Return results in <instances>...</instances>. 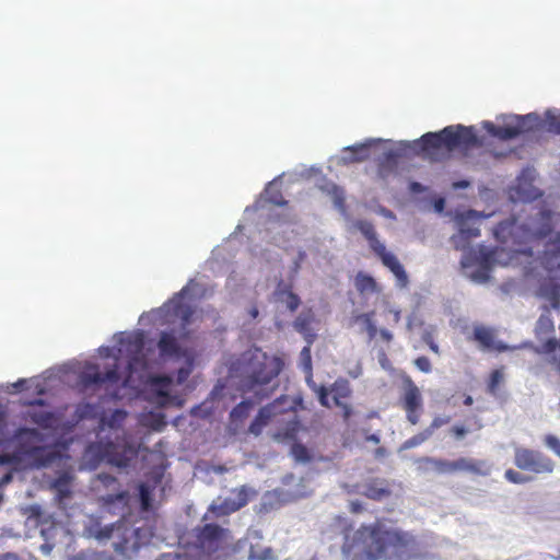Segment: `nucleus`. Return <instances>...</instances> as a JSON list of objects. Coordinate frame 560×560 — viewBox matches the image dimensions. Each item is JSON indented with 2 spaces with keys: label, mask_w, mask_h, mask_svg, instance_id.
I'll return each mask as SVG.
<instances>
[{
  "label": "nucleus",
  "mask_w": 560,
  "mask_h": 560,
  "mask_svg": "<svg viewBox=\"0 0 560 560\" xmlns=\"http://www.w3.org/2000/svg\"><path fill=\"white\" fill-rule=\"evenodd\" d=\"M114 339V348L101 347L98 351L102 357H114L115 368L102 373L97 366L89 365L81 375L86 386L104 385L106 394L114 399L124 397L120 393L122 388H138L152 378L149 370L155 362V347L159 348L160 357L184 358L185 364L177 371L178 384L184 383L191 373L192 359L182 349L173 334L162 331L158 343L147 339L142 330L119 332Z\"/></svg>",
  "instance_id": "nucleus-1"
},
{
  "label": "nucleus",
  "mask_w": 560,
  "mask_h": 560,
  "mask_svg": "<svg viewBox=\"0 0 560 560\" xmlns=\"http://www.w3.org/2000/svg\"><path fill=\"white\" fill-rule=\"evenodd\" d=\"M280 363L272 357H268L260 349H250L244 352L240 359L231 363L229 377L237 380L234 384L244 393H253L256 400L243 399L230 412L233 421H242L248 417L254 406L268 398L276 388L271 381L279 374Z\"/></svg>",
  "instance_id": "nucleus-2"
},
{
  "label": "nucleus",
  "mask_w": 560,
  "mask_h": 560,
  "mask_svg": "<svg viewBox=\"0 0 560 560\" xmlns=\"http://www.w3.org/2000/svg\"><path fill=\"white\" fill-rule=\"evenodd\" d=\"M342 552L354 559L365 557L368 560L378 558L407 560L419 553L416 537L408 532L385 525L361 526L352 536L347 532Z\"/></svg>",
  "instance_id": "nucleus-3"
},
{
  "label": "nucleus",
  "mask_w": 560,
  "mask_h": 560,
  "mask_svg": "<svg viewBox=\"0 0 560 560\" xmlns=\"http://www.w3.org/2000/svg\"><path fill=\"white\" fill-rule=\"evenodd\" d=\"M127 412L124 409H115L108 415H103L96 430L97 442L91 444L82 457V467L89 470L95 469L102 462L122 468L137 455V444L127 434L125 421Z\"/></svg>",
  "instance_id": "nucleus-4"
},
{
  "label": "nucleus",
  "mask_w": 560,
  "mask_h": 560,
  "mask_svg": "<svg viewBox=\"0 0 560 560\" xmlns=\"http://www.w3.org/2000/svg\"><path fill=\"white\" fill-rule=\"evenodd\" d=\"M479 144L474 127L463 125L448 126L439 132H427L413 141H399L397 148H383L378 158L381 164L392 166L407 149L420 153L429 149L445 147L453 150L459 145L471 147Z\"/></svg>",
  "instance_id": "nucleus-5"
},
{
  "label": "nucleus",
  "mask_w": 560,
  "mask_h": 560,
  "mask_svg": "<svg viewBox=\"0 0 560 560\" xmlns=\"http://www.w3.org/2000/svg\"><path fill=\"white\" fill-rule=\"evenodd\" d=\"M203 294L201 285L190 280L178 293L174 295L162 307L144 313L140 316L139 323L144 325L147 322L153 324H172L179 320L183 329L192 324L197 317V311L192 307V299L200 298Z\"/></svg>",
  "instance_id": "nucleus-6"
},
{
  "label": "nucleus",
  "mask_w": 560,
  "mask_h": 560,
  "mask_svg": "<svg viewBox=\"0 0 560 560\" xmlns=\"http://www.w3.org/2000/svg\"><path fill=\"white\" fill-rule=\"evenodd\" d=\"M84 535L100 544L114 539L115 550L127 557L136 553L144 544L145 538L140 528L133 527L125 518H120L113 524L102 525L98 517H91L84 525Z\"/></svg>",
  "instance_id": "nucleus-7"
},
{
  "label": "nucleus",
  "mask_w": 560,
  "mask_h": 560,
  "mask_svg": "<svg viewBox=\"0 0 560 560\" xmlns=\"http://www.w3.org/2000/svg\"><path fill=\"white\" fill-rule=\"evenodd\" d=\"M550 231L551 212L549 210H539L524 222H518L515 218L499 222L493 229V235L501 242H506L510 236L527 241L544 237Z\"/></svg>",
  "instance_id": "nucleus-8"
},
{
  "label": "nucleus",
  "mask_w": 560,
  "mask_h": 560,
  "mask_svg": "<svg viewBox=\"0 0 560 560\" xmlns=\"http://www.w3.org/2000/svg\"><path fill=\"white\" fill-rule=\"evenodd\" d=\"M494 256L495 253L483 245L469 248L460 259L463 275L475 283H486L489 280V271L495 262Z\"/></svg>",
  "instance_id": "nucleus-9"
},
{
  "label": "nucleus",
  "mask_w": 560,
  "mask_h": 560,
  "mask_svg": "<svg viewBox=\"0 0 560 560\" xmlns=\"http://www.w3.org/2000/svg\"><path fill=\"white\" fill-rule=\"evenodd\" d=\"M502 119V126H495L491 121H483L482 126L490 135L502 140L514 139L522 132L544 126L542 119L536 113H530L525 116L503 115Z\"/></svg>",
  "instance_id": "nucleus-10"
},
{
  "label": "nucleus",
  "mask_w": 560,
  "mask_h": 560,
  "mask_svg": "<svg viewBox=\"0 0 560 560\" xmlns=\"http://www.w3.org/2000/svg\"><path fill=\"white\" fill-rule=\"evenodd\" d=\"M491 217V214H485L475 210H468L463 213H458L455 218V222L458 229V233L451 237V244L464 253L469 247V240L480 235L481 220Z\"/></svg>",
  "instance_id": "nucleus-11"
},
{
  "label": "nucleus",
  "mask_w": 560,
  "mask_h": 560,
  "mask_svg": "<svg viewBox=\"0 0 560 560\" xmlns=\"http://www.w3.org/2000/svg\"><path fill=\"white\" fill-rule=\"evenodd\" d=\"M514 464L518 469L535 474H551L555 468L553 462L538 451L515 447Z\"/></svg>",
  "instance_id": "nucleus-12"
},
{
  "label": "nucleus",
  "mask_w": 560,
  "mask_h": 560,
  "mask_svg": "<svg viewBox=\"0 0 560 560\" xmlns=\"http://www.w3.org/2000/svg\"><path fill=\"white\" fill-rule=\"evenodd\" d=\"M196 546L206 555L221 549L229 541V532L219 525L206 524L196 528Z\"/></svg>",
  "instance_id": "nucleus-13"
},
{
  "label": "nucleus",
  "mask_w": 560,
  "mask_h": 560,
  "mask_svg": "<svg viewBox=\"0 0 560 560\" xmlns=\"http://www.w3.org/2000/svg\"><path fill=\"white\" fill-rule=\"evenodd\" d=\"M533 170H525L517 177L515 185L511 188L509 197L513 202H530L540 197V190L532 183Z\"/></svg>",
  "instance_id": "nucleus-14"
},
{
  "label": "nucleus",
  "mask_w": 560,
  "mask_h": 560,
  "mask_svg": "<svg viewBox=\"0 0 560 560\" xmlns=\"http://www.w3.org/2000/svg\"><path fill=\"white\" fill-rule=\"evenodd\" d=\"M385 140L382 138H371L363 142H359L352 145L343 148L346 154L338 159L339 164H350L355 162H363L370 158L371 148L375 144L384 143Z\"/></svg>",
  "instance_id": "nucleus-15"
},
{
  "label": "nucleus",
  "mask_w": 560,
  "mask_h": 560,
  "mask_svg": "<svg viewBox=\"0 0 560 560\" xmlns=\"http://www.w3.org/2000/svg\"><path fill=\"white\" fill-rule=\"evenodd\" d=\"M283 485L289 487V489L278 488L272 492V495L282 503L296 500L307 494V487L304 478H299L296 480L293 475H288L283 478Z\"/></svg>",
  "instance_id": "nucleus-16"
},
{
  "label": "nucleus",
  "mask_w": 560,
  "mask_h": 560,
  "mask_svg": "<svg viewBox=\"0 0 560 560\" xmlns=\"http://www.w3.org/2000/svg\"><path fill=\"white\" fill-rule=\"evenodd\" d=\"M96 482L102 483L105 488L113 491L104 497V502L106 504H114L116 502H119L121 504L127 503L128 492L125 490L117 489L118 482L116 478L108 474H97L93 483V488L95 490H98V486L96 485Z\"/></svg>",
  "instance_id": "nucleus-17"
},
{
  "label": "nucleus",
  "mask_w": 560,
  "mask_h": 560,
  "mask_svg": "<svg viewBox=\"0 0 560 560\" xmlns=\"http://www.w3.org/2000/svg\"><path fill=\"white\" fill-rule=\"evenodd\" d=\"M458 471L488 476L491 471V465H489L486 460H476L468 457H460L456 460H451V474Z\"/></svg>",
  "instance_id": "nucleus-18"
},
{
  "label": "nucleus",
  "mask_w": 560,
  "mask_h": 560,
  "mask_svg": "<svg viewBox=\"0 0 560 560\" xmlns=\"http://www.w3.org/2000/svg\"><path fill=\"white\" fill-rule=\"evenodd\" d=\"M71 481L72 476L68 472H63L51 485L54 500L61 510H66L68 508L71 499Z\"/></svg>",
  "instance_id": "nucleus-19"
},
{
  "label": "nucleus",
  "mask_w": 560,
  "mask_h": 560,
  "mask_svg": "<svg viewBox=\"0 0 560 560\" xmlns=\"http://www.w3.org/2000/svg\"><path fill=\"white\" fill-rule=\"evenodd\" d=\"M288 231L289 224L285 222L270 221L269 226L265 231L264 238L277 246H281L290 240V237L287 235Z\"/></svg>",
  "instance_id": "nucleus-20"
},
{
  "label": "nucleus",
  "mask_w": 560,
  "mask_h": 560,
  "mask_svg": "<svg viewBox=\"0 0 560 560\" xmlns=\"http://www.w3.org/2000/svg\"><path fill=\"white\" fill-rule=\"evenodd\" d=\"M382 262L395 276L396 285L399 288H406L408 284V276L398 258L393 253H389L388 255H385V257H383Z\"/></svg>",
  "instance_id": "nucleus-21"
},
{
  "label": "nucleus",
  "mask_w": 560,
  "mask_h": 560,
  "mask_svg": "<svg viewBox=\"0 0 560 560\" xmlns=\"http://www.w3.org/2000/svg\"><path fill=\"white\" fill-rule=\"evenodd\" d=\"M287 396L281 395L279 398L275 399L271 404H268L261 407L256 415L258 420L264 421L266 424L278 413L283 412L287 409H290L291 406H283L287 401Z\"/></svg>",
  "instance_id": "nucleus-22"
},
{
  "label": "nucleus",
  "mask_w": 560,
  "mask_h": 560,
  "mask_svg": "<svg viewBox=\"0 0 560 560\" xmlns=\"http://www.w3.org/2000/svg\"><path fill=\"white\" fill-rule=\"evenodd\" d=\"M422 405V397L419 388L411 380L405 382L404 408L405 410H417Z\"/></svg>",
  "instance_id": "nucleus-23"
},
{
  "label": "nucleus",
  "mask_w": 560,
  "mask_h": 560,
  "mask_svg": "<svg viewBox=\"0 0 560 560\" xmlns=\"http://www.w3.org/2000/svg\"><path fill=\"white\" fill-rule=\"evenodd\" d=\"M542 265L547 270L560 268V233L557 235L555 242L546 246Z\"/></svg>",
  "instance_id": "nucleus-24"
},
{
  "label": "nucleus",
  "mask_w": 560,
  "mask_h": 560,
  "mask_svg": "<svg viewBox=\"0 0 560 560\" xmlns=\"http://www.w3.org/2000/svg\"><path fill=\"white\" fill-rule=\"evenodd\" d=\"M30 417L44 431H50L58 427V419L49 411L34 409L30 411Z\"/></svg>",
  "instance_id": "nucleus-25"
},
{
  "label": "nucleus",
  "mask_w": 560,
  "mask_h": 560,
  "mask_svg": "<svg viewBox=\"0 0 560 560\" xmlns=\"http://www.w3.org/2000/svg\"><path fill=\"white\" fill-rule=\"evenodd\" d=\"M364 494L369 499L383 501L390 494V491L385 480H374L365 486Z\"/></svg>",
  "instance_id": "nucleus-26"
},
{
  "label": "nucleus",
  "mask_w": 560,
  "mask_h": 560,
  "mask_svg": "<svg viewBox=\"0 0 560 560\" xmlns=\"http://www.w3.org/2000/svg\"><path fill=\"white\" fill-rule=\"evenodd\" d=\"M539 295L545 298L550 307L553 310L560 308V285L553 282H547L539 289Z\"/></svg>",
  "instance_id": "nucleus-27"
},
{
  "label": "nucleus",
  "mask_w": 560,
  "mask_h": 560,
  "mask_svg": "<svg viewBox=\"0 0 560 560\" xmlns=\"http://www.w3.org/2000/svg\"><path fill=\"white\" fill-rule=\"evenodd\" d=\"M420 462L424 465L425 471H434L440 475L451 474V460L435 458V457H423Z\"/></svg>",
  "instance_id": "nucleus-28"
},
{
  "label": "nucleus",
  "mask_w": 560,
  "mask_h": 560,
  "mask_svg": "<svg viewBox=\"0 0 560 560\" xmlns=\"http://www.w3.org/2000/svg\"><path fill=\"white\" fill-rule=\"evenodd\" d=\"M67 560H116V558L106 551L86 549L68 557Z\"/></svg>",
  "instance_id": "nucleus-29"
},
{
  "label": "nucleus",
  "mask_w": 560,
  "mask_h": 560,
  "mask_svg": "<svg viewBox=\"0 0 560 560\" xmlns=\"http://www.w3.org/2000/svg\"><path fill=\"white\" fill-rule=\"evenodd\" d=\"M474 338L480 343L483 350H490L494 340L492 330L483 326H476L474 328Z\"/></svg>",
  "instance_id": "nucleus-30"
},
{
  "label": "nucleus",
  "mask_w": 560,
  "mask_h": 560,
  "mask_svg": "<svg viewBox=\"0 0 560 560\" xmlns=\"http://www.w3.org/2000/svg\"><path fill=\"white\" fill-rule=\"evenodd\" d=\"M320 189L332 197V201L336 208L342 210L345 196L343 190L340 187H338L334 183H327L324 186H322Z\"/></svg>",
  "instance_id": "nucleus-31"
},
{
  "label": "nucleus",
  "mask_w": 560,
  "mask_h": 560,
  "mask_svg": "<svg viewBox=\"0 0 560 560\" xmlns=\"http://www.w3.org/2000/svg\"><path fill=\"white\" fill-rule=\"evenodd\" d=\"M233 500H234L233 497H230L222 501H220V500L214 501L210 505V511L213 512L218 516H224L230 513H233L236 511V510H232V504L235 503V501H233Z\"/></svg>",
  "instance_id": "nucleus-32"
},
{
  "label": "nucleus",
  "mask_w": 560,
  "mask_h": 560,
  "mask_svg": "<svg viewBox=\"0 0 560 560\" xmlns=\"http://www.w3.org/2000/svg\"><path fill=\"white\" fill-rule=\"evenodd\" d=\"M277 179L270 182L266 189H265V202L272 203L275 206H282L285 203V201L282 199V197L279 195L278 189L276 188Z\"/></svg>",
  "instance_id": "nucleus-33"
},
{
  "label": "nucleus",
  "mask_w": 560,
  "mask_h": 560,
  "mask_svg": "<svg viewBox=\"0 0 560 560\" xmlns=\"http://www.w3.org/2000/svg\"><path fill=\"white\" fill-rule=\"evenodd\" d=\"M256 492L252 488H247L243 486L237 492L234 493L233 501L235 503L232 504V510H240L248 503L249 494H255Z\"/></svg>",
  "instance_id": "nucleus-34"
},
{
  "label": "nucleus",
  "mask_w": 560,
  "mask_h": 560,
  "mask_svg": "<svg viewBox=\"0 0 560 560\" xmlns=\"http://www.w3.org/2000/svg\"><path fill=\"white\" fill-rule=\"evenodd\" d=\"M256 492L252 488H247L243 486L237 492L234 493L233 501L235 503L232 504V510H240L248 503L249 494H255Z\"/></svg>",
  "instance_id": "nucleus-35"
},
{
  "label": "nucleus",
  "mask_w": 560,
  "mask_h": 560,
  "mask_svg": "<svg viewBox=\"0 0 560 560\" xmlns=\"http://www.w3.org/2000/svg\"><path fill=\"white\" fill-rule=\"evenodd\" d=\"M290 453L293 456L294 460L300 464H307L312 459L308 450L300 443H294L291 446Z\"/></svg>",
  "instance_id": "nucleus-36"
},
{
  "label": "nucleus",
  "mask_w": 560,
  "mask_h": 560,
  "mask_svg": "<svg viewBox=\"0 0 560 560\" xmlns=\"http://www.w3.org/2000/svg\"><path fill=\"white\" fill-rule=\"evenodd\" d=\"M355 288L361 293L372 292L375 288V281L372 277L360 272L355 277Z\"/></svg>",
  "instance_id": "nucleus-37"
},
{
  "label": "nucleus",
  "mask_w": 560,
  "mask_h": 560,
  "mask_svg": "<svg viewBox=\"0 0 560 560\" xmlns=\"http://www.w3.org/2000/svg\"><path fill=\"white\" fill-rule=\"evenodd\" d=\"M431 436H432V434L430 433V430L424 429L422 432L406 440L401 445V450L415 448V447L421 445L422 443H424L425 441H428Z\"/></svg>",
  "instance_id": "nucleus-38"
},
{
  "label": "nucleus",
  "mask_w": 560,
  "mask_h": 560,
  "mask_svg": "<svg viewBox=\"0 0 560 560\" xmlns=\"http://www.w3.org/2000/svg\"><path fill=\"white\" fill-rule=\"evenodd\" d=\"M142 423L155 431H161L166 424L165 418L162 413L145 415Z\"/></svg>",
  "instance_id": "nucleus-39"
},
{
  "label": "nucleus",
  "mask_w": 560,
  "mask_h": 560,
  "mask_svg": "<svg viewBox=\"0 0 560 560\" xmlns=\"http://www.w3.org/2000/svg\"><path fill=\"white\" fill-rule=\"evenodd\" d=\"M545 117L548 129L560 133V110L548 109L545 113Z\"/></svg>",
  "instance_id": "nucleus-40"
},
{
  "label": "nucleus",
  "mask_w": 560,
  "mask_h": 560,
  "mask_svg": "<svg viewBox=\"0 0 560 560\" xmlns=\"http://www.w3.org/2000/svg\"><path fill=\"white\" fill-rule=\"evenodd\" d=\"M313 319V314L311 312L301 313L293 323V327L298 332H306L310 329V324Z\"/></svg>",
  "instance_id": "nucleus-41"
},
{
  "label": "nucleus",
  "mask_w": 560,
  "mask_h": 560,
  "mask_svg": "<svg viewBox=\"0 0 560 560\" xmlns=\"http://www.w3.org/2000/svg\"><path fill=\"white\" fill-rule=\"evenodd\" d=\"M273 558V551L270 547L264 549L252 547L248 553V560H272Z\"/></svg>",
  "instance_id": "nucleus-42"
},
{
  "label": "nucleus",
  "mask_w": 560,
  "mask_h": 560,
  "mask_svg": "<svg viewBox=\"0 0 560 560\" xmlns=\"http://www.w3.org/2000/svg\"><path fill=\"white\" fill-rule=\"evenodd\" d=\"M299 365L303 372H312V355L310 346H305L301 350Z\"/></svg>",
  "instance_id": "nucleus-43"
},
{
  "label": "nucleus",
  "mask_w": 560,
  "mask_h": 560,
  "mask_svg": "<svg viewBox=\"0 0 560 560\" xmlns=\"http://www.w3.org/2000/svg\"><path fill=\"white\" fill-rule=\"evenodd\" d=\"M357 228L366 237V240H369V242L376 238V232L371 222L360 220L357 222Z\"/></svg>",
  "instance_id": "nucleus-44"
},
{
  "label": "nucleus",
  "mask_w": 560,
  "mask_h": 560,
  "mask_svg": "<svg viewBox=\"0 0 560 560\" xmlns=\"http://www.w3.org/2000/svg\"><path fill=\"white\" fill-rule=\"evenodd\" d=\"M504 476L510 482L516 483V485L526 483L532 479L530 477L523 475L513 469H508L505 471Z\"/></svg>",
  "instance_id": "nucleus-45"
},
{
  "label": "nucleus",
  "mask_w": 560,
  "mask_h": 560,
  "mask_svg": "<svg viewBox=\"0 0 560 560\" xmlns=\"http://www.w3.org/2000/svg\"><path fill=\"white\" fill-rule=\"evenodd\" d=\"M330 392L334 393V396H337L338 399L346 397L349 393L348 383L346 381L336 382Z\"/></svg>",
  "instance_id": "nucleus-46"
},
{
  "label": "nucleus",
  "mask_w": 560,
  "mask_h": 560,
  "mask_svg": "<svg viewBox=\"0 0 560 560\" xmlns=\"http://www.w3.org/2000/svg\"><path fill=\"white\" fill-rule=\"evenodd\" d=\"M358 319L362 320L371 338L376 335V325L372 320L371 314H361Z\"/></svg>",
  "instance_id": "nucleus-47"
},
{
  "label": "nucleus",
  "mask_w": 560,
  "mask_h": 560,
  "mask_svg": "<svg viewBox=\"0 0 560 560\" xmlns=\"http://www.w3.org/2000/svg\"><path fill=\"white\" fill-rule=\"evenodd\" d=\"M545 445L560 457V440L556 435H546Z\"/></svg>",
  "instance_id": "nucleus-48"
},
{
  "label": "nucleus",
  "mask_w": 560,
  "mask_h": 560,
  "mask_svg": "<svg viewBox=\"0 0 560 560\" xmlns=\"http://www.w3.org/2000/svg\"><path fill=\"white\" fill-rule=\"evenodd\" d=\"M370 246L374 250V253L381 258V260H383V257H385V255H388L390 253L386 249V246L377 240V237L370 241Z\"/></svg>",
  "instance_id": "nucleus-49"
},
{
  "label": "nucleus",
  "mask_w": 560,
  "mask_h": 560,
  "mask_svg": "<svg viewBox=\"0 0 560 560\" xmlns=\"http://www.w3.org/2000/svg\"><path fill=\"white\" fill-rule=\"evenodd\" d=\"M23 514L27 516V518H39L43 514L42 506L38 504H32L23 508Z\"/></svg>",
  "instance_id": "nucleus-50"
},
{
  "label": "nucleus",
  "mask_w": 560,
  "mask_h": 560,
  "mask_svg": "<svg viewBox=\"0 0 560 560\" xmlns=\"http://www.w3.org/2000/svg\"><path fill=\"white\" fill-rule=\"evenodd\" d=\"M282 301L285 303L287 307L291 312L295 311L300 305V299L298 298L296 294H294L292 292L285 293V299Z\"/></svg>",
  "instance_id": "nucleus-51"
},
{
  "label": "nucleus",
  "mask_w": 560,
  "mask_h": 560,
  "mask_svg": "<svg viewBox=\"0 0 560 560\" xmlns=\"http://www.w3.org/2000/svg\"><path fill=\"white\" fill-rule=\"evenodd\" d=\"M267 424L261 421V420H258L257 417H255V419L252 421L249 428H248V432L255 436H258L261 434L262 432V429L266 427Z\"/></svg>",
  "instance_id": "nucleus-52"
},
{
  "label": "nucleus",
  "mask_w": 560,
  "mask_h": 560,
  "mask_svg": "<svg viewBox=\"0 0 560 560\" xmlns=\"http://www.w3.org/2000/svg\"><path fill=\"white\" fill-rule=\"evenodd\" d=\"M501 380H502L501 372L498 370L493 371L491 374V377H490V382L488 384V389L491 394L495 393V389H497L498 385L500 384Z\"/></svg>",
  "instance_id": "nucleus-53"
},
{
  "label": "nucleus",
  "mask_w": 560,
  "mask_h": 560,
  "mask_svg": "<svg viewBox=\"0 0 560 560\" xmlns=\"http://www.w3.org/2000/svg\"><path fill=\"white\" fill-rule=\"evenodd\" d=\"M415 365L423 373L431 372V362L427 357H419L415 360Z\"/></svg>",
  "instance_id": "nucleus-54"
},
{
  "label": "nucleus",
  "mask_w": 560,
  "mask_h": 560,
  "mask_svg": "<svg viewBox=\"0 0 560 560\" xmlns=\"http://www.w3.org/2000/svg\"><path fill=\"white\" fill-rule=\"evenodd\" d=\"M315 394L317 395L318 400L323 407L329 406V400H328L329 390L325 386H319L318 389L315 392Z\"/></svg>",
  "instance_id": "nucleus-55"
},
{
  "label": "nucleus",
  "mask_w": 560,
  "mask_h": 560,
  "mask_svg": "<svg viewBox=\"0 0 560 560\" xmlns=\"http://www.w3.org/2000/svg\"><path fill=\"white\" fill-rule=\"evenodd\" d=\"M450 418L448 417H435L427 429L430 430V433L433 435L434 431L444 424L448 423Z\"/></svg>",
  "instance_id": "nucleus-56"
},
{
  "label": "nucleus",
  "mask_w": 560,
  "mask_h": 560,
  "mask_svg": "<svg viewBox=\"0 0 560 560\" xmlns=\"http://www.w3.org/2000/svg\"><path fill=\"white\" fill-rule=\"evenodd\" d=\"M305 257H306V253L304 250H299L296 257L293 259V264L291 267V272L293 275L299 272V270L301 268V264L305 259Z\"/></svg>",
  "instance_id": "nucleus-57"
},
{
  "label": "nucleus",
  "mask_w": 560,
  "mask_h": 560,
  "mask_svg": "<svg viewBox=\"0 0 560 560\" xmlns=\"http://www.w3.org/2000/svg\"><path fill=\"white\" fill-rule=\"evenodd\" d=\"M522 347H526V343L520 346L518 348H522ZM517 347H510L509 345L500 341V340H493L492 345H491V349L490 350H494L497 352H503V351H506V350H510V349H516Z\"/></svg>",
  "instance_id": "nucleus-58"
},
{
  "label": "nucleus",
  "mask_w": 560,
  "mask_h": 560,
  "mask_svg": "<svg viewBox=\"0 0 560 560\" xmlns=\"http://www.w3.org/2000/svg\"><path fill=\"white\" fill-rule=\"evenodd\" d=\"M422 340L434 353H439V346L433 341L431 332L424 331L422 335Z\"/></svg>",
  "instance_id": "nucleus-59"
},
{
  "label": "nucleus",
  "mask_w": 560,
  "mask_h": 560,
  "mask_svg": "<svg viewBox=\"0 0 560 560\" xmlns=\"http://www.w3.org/2000/svg\"><path fill=\"white\" fill-rule=\"evenodd\" d=\"M170 383H172V380L167 377L165 380V383L160 388L159 395L163 401H166L170 398V393L167 390V386L170 385Z\"/></svg>",
  "instance_id": "nucleus-60"
},
{
  "label": "nucleus",
  "mask_w": 560,
  "mask_h": 560,
  "mask_svg": "<svg viewBox=\"0 0 560 560\" xmlns=\"http://www.w3.org/2000/svg\"><path fill=\"white\" fill-rule=\"evenodd\" d=\"M334 400H335V404L338 406V407H341L343 409V418L346 420H348L351 416V407L346 405V404H342L338 398L337 396H334Z\"/></svg>",
  "instance_id": "nucleus-61"
},
{
  "label": "nucleus",
  "mask_w": 560,
  "mask_h": 560,
  "mask_svg": "<svg viewBox=\"0 0 560 560\" xmlns=\"http://www.w3.org/2000/svg\"><path fill=\"white\" fill-rule=\"evenodd\" d=\"M468 430L463 425H455L453 428V433L457 440H462L466 434Z\"/></svg>",
  "instance_id": "nucleus-62"
},
{
  "label": "nucleus",
  "mask_w": 560,
  "mask_h": 560,
  "mask_svg": "<svg viewBox=\"0 0 560 560\" xmlns=\"http://www.w3.org/2000/svg\"><path fill=\"white\" fill-rule=\"evenodd\" d=\"M304 373L306 374V376H305V381H306L307 386H308V387H310V388L315 393V392L318 389V387H319L320 385H317V384L313 381V374H312V372H304Z\"/></svg>",
  "instance_id": "nucleus-63"
},
{
  "label": "nucleus",
  "mask_w": 560,
  "mask_h": 560,
  "mask_svg": "<svg viewBox=\"0 0 560 560\" xmlns=\"http://www.w3.org/2000/svg\"><path fill=\"white\" fill-rule=\"evenodd\" d=\"M407 419L411 424H417L419 422V416L416 413V410H406Z\"/></svg>",
  "instance_id": "nucleus-64"
}]
</instances>
